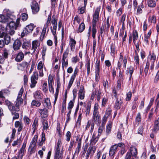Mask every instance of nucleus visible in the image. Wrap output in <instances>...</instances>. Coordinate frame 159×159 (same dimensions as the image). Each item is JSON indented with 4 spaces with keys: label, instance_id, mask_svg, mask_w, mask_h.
Listing matches in <instances>:
<instances>
[{
    "label": "nucleus",
    "instance_id": "f257e3e1",
    "mask_svg": "<svg viewBox=\"0 0 159 159\" xmlns=\"http://www.w3.org/2000/svg\"><path fill=\"white\" fill-rule=\"evenodd\" d=\"M98 106L95 104L94 107L92 121L94 123L99 124L101 123V116L98 111Z\"/></svg>",
    "mask_w": 159,
    "mask_h": 159
},
{
    "label": "nucleus",
    "instance_id": "f03ea898",
    "mask_svg": "<svg viewBox=\"0 0 159 159\" xmlns=\"http://www.w3.org/2000/svg\"><path fill=\"white\" fill-rule=\"evenodd\" d=\"M129 151L127 152L125 159H134L133 157H136L138 154L137 148L132 146L129 148Z\"/></svg>",
    "mask_w": 159,
    "mask_h": 159
},
{
    "label": "nucleus",
    "instance_id": "7ed1b4c3",
    "mask_svg": "<svg viewBox=\"0 0 159 159\" xmlns=\"http://www.w3.org/2000/svg\"><path fill=\"white\" fill-rule=\"evenodd\" d=\"M35 27L36 26L32 23H30V24L27 25L22 32L21 36L23 37L25 35H27L29 33L31 32Z\"/></svg>",
    "mask_w": 159,
    "mask_h": 159
},
{
    "label": "nucleus",
    "instance_id": "20e7f679",
    "mask_svg": "<svg viewBox=\"0 0 159 159\" xmlns=\"http://www.w3.org/2000/svg\"><path fill=\"white\" fill-rule=\"evenodd\" d=\"M57 19L56 18V15H53L52 17L51 23L53 25V27H51V29L52 32L53 34H56L57 29Z\"/></svg>",
    "mask_w": 159,
    "mask_h": 159
},
{
    "label": "nucleus",
    "instance_id": "39448f33",
    "mask_svg": "<svg viewBox=\"0 0 159 159\" xmlns=\"http://www.w3.org/2000/svg\"><path fill=\"white\" fill-rule=\"evenodd\" d=\"M100 10V7H98L96 8L93 15L92 25H96L97 22L99 21V17Z\"/></svg>",
    "mask_w": 159,
    "mask_h": 159
},
{
    "label": "nucleus",
    "instance_id": "423d86ee",
    "mask_svg": "<svg viewBox=\"0 0 159 159\" xmlns=\"http://www.w3.org/2000/svg\"><path fill=\"white\" fill-rule=\"evenodd\" d=\"M100 10V7H98L96 8L93 15L92 25H96L97 22L99 21V17Z\"/></svg>",
    "mask_w": 159,
    "mask_h": 159
},
{
    "label": "nucleus",
    "instance_id": "0eeeda50",
    "mask_svg": "<svg viewBox=\"0 0 159 159\" xmlns=\"http://www.w3.org/2000/svg\"><path fill=\"white\" fill-rule=\"evenodd\" d=\"M39 76L37 72H34L33 75H32L30 78L31 83L30 84V87L32 88H34L37 83V80L38 79Z\"/></svg>",
    "mask_w": 159,
    "mask_h": 159
},
{
    "label": "nucleus",
    "instance_id": "6e6552de",
    "mask_svg": "<svg viewBox=\"0 0 159 159\" xmlns=\"http://www.w3.org/2000/svg\"><path fill=\"white\" fill-rule=\"evenodd\" d=\"M24 92V89L21 87L18 93L17 97L16 102V106L17 107H19L23 102V100L22 98L21 97Z\"/></svg>",
    "mask_w": 159,
    "mask_h": 159
},
{
    "label": "nucleus",
    "instance_id": "1a4fd4ad",
    "mask_svg": "<svg viewBox=\"0 0 159 159\" xmlns=\"http://www.w3.org/2000/svg\"><path fill=\"white\" fill-rule=\"evenodd\" d=\"M15 18V16L11 14H7L6 16L0 15V22L7 23L10 19H14Z\"/></svg>",
    "mask_w": 159,
    "mask_h": 159
},
{
    "label": "nucleus",
    "instance_id": "9d476101",
    "mask_svg": "<svg viewBox=\"0 0 159 159\" xmlns=\"http://www.w3.org/2000/svg\"><path fill=\"white\" fill-rule=\"evenodd\" d=\"M40 43L37 40L33 41L32 43V47L30 49L31 54L34 53L37 48L40 46Z\"/></svg>",
    "mask_w": 159,
    "mask_h": 159
},
{
    "label": "nucleus",
    "instance_id": "9b49d317",
    "mask_svg": "<svg viewBox=\"0 0 159 159\" xmlns=\"http://www.w3.org/2000/svg\"><path fill=\"white\" fill-rule=\"evenodd\" d=\"M100 61L97 60L95 64V80L97 82L99 81L100 78Z\"/></svg>",
    "mask_w": 159,
    "mask_h": 159
},
{
    "label": "nucleus",
    "instance_id": "f8f14e48",
    "mask_svg": "<svg viewBox=\"0 0 159 159\" xmlns=\"http://www.w3.org/2000/svg\"><path fill=\"white\" fill-rule=\"evenodd\" d=\"M26 146V143L24 142L22 147L18 152L17 157H13L12 159H22Z\"/></svg>",
    "mask_w": 159,
    "mask_h": 159
},
{
    "label": "nucleus",
    "instance_id": "ddd939ff",
    "mask_svg": "<svg viewBox=\"0 0 159 159\" xmlns=\"http://www.w3.org/2000/svg\"><path fill=\"white\" fill-rule=\"evenodd\" d=\"M31 7L32 13L33 14H36L39 12V7L38 3L36 1H34L32 2Z\"/></svg>",
    "mask_w": 159,
    "mask_h": 159
},
{
    "label": "nucleus",
    "instance_id": "4468645a",
    "mask_svg": "<svg viewBox=\"0 0 159 159\" xmlns=\"http://www.w3.org/2000/svg\"><path fill=\"white\" fill-rule=\"evenodd\" d=\"M38 138V135L37 134H35L33 137L30 143V148H31V149H33L36 147V143Z\"/></svg>",
    "mask_w": 159,
    "mask_h": 159
},
{
    "label": "nucleus",
    "instance_id": "2eb2a0df",
    "mask_svg": "<svg viewBox=\"0 0 159 159\" xmlns=\"http://www.w3.org/2000/svg\"><path fill=\"white\" fill-rule=\"evenodd\" d=\"M85 91L84 89V87L83 85H81L80 89L78 93V98L81 100L84 99L85 97Z\"/></svg>",
    "mask_w": 159,
    "mask_h": 159
},
{
    "label": "nucleus",
    "instance_id": "dca6fc26",
    "mask_svg": "<svg viewBox=\"0 0 159 159\" xmlns=\"http://www.w3.org/2000/svg\"><path fill=\"white\" fill-rule=\"evenodd\" d=\"M44 65V63L41 61H40L37 65V69L39 70V76L41 77H42L44 75L43 71Z\"/></svg>",
    "mask_w": 159,
    "mask_h": 159
},
{
    "label": "nucleus",
    "instance_id": "f3484780",
    "mask_svg": "<svg viewBox=\"0 0 159 159\" xmlns=\"http://www.w3.org/2000/svg\"><path fill=\"white\" fill-rule=\"evenodd\" d=\"M110 26V24L109 21V19L107 20V24L104 25H102L100 28V34L101 37H102V34L105 31H107Z\"/></svg>",
    "mask_w": 159,
    "mask_h": 159
},
{
    "label": "nucleus",
    "instance_id": "a211bd4d",
    "mask_svg": "<svg viewBox=\"0 0 159 159\" xmlns=\"http://www.w3.org/2000/svg\"><path fill=\"white\" fill-rule=\"evenodd\" d=\"M29 65V63L26 61H23L20 63L17 64V68L18 70L23 71L28 67Z\"/></svg>",
    "mask_w": 159,
    "mask_h": 159
},
{
    "label": "nucleus",
    "instance_id": "6ab92c4d",
    "mask_svg": "<svg viewBox=\"0 0 159 159\" xmlns=\"http://www.w3.org/2000/svg\"><path fill=\"white\" fill-rule=\"evenodd\" d=\"M38 112L40 114V116L42 118H45L48 116V111L46 108H39L38 110Z\"/></svg>",
    "mask_w": 159,
    "mask_h": 159
},
{
    "label": "nucleus",
    "instance_id": "aec40b11",
    "mask_svg": "<svg viewBox=\"0 0 159 159\" xmlns=\"http://www.w3.org/2000/svg\"><path fill=\"white\" fill-rule=\"evenodd\" d=\"M156 59V56L155 54L153 53L150 52L148 57V60L147 62H148L150 64V63H154Z\"/></svg>",
    "mask_w": 159,
    "mask_h": 159
},
{
    "label": "nucleus",
    "instance_id": "412c9836",
    "mask_svg": "<svg viewBox=\"0 0 159 159\" xmlns=\"http://www.w3.org/2000/svg\"><path fill=\"white\" fill-rule=\"evenodd\" d=\"M117 146L116 144L111 146L109 150V155L110 157H114V155L117 151Z\"/></svg>",
    "mask_w": 159,
    "mask_h": 159
},
{
    "label": "nucleus",
    "instance_id": "4be33fe9",
    "mask_svg": "<svg viewBox=\"0 0 159 159\" xmlns=\"http://www.w3.org/2000/svg\"><path fill=\"white\" fill-rule=\"evenodd\" d=\"M24 57V55L22 52L18 53L15 58V60L17 62H20L23 60Z\"/></svg>",
    "mask_w": 159,
    "mask_h": 159
},
{
    "label": "nucleus",
    "instance_id": "5701e85b",
    "mask_svg": "<svg viewBox=\"0 0 159 159\" xmlns=\"http://www.w3.org/2000/svg\"><path fill=\"white\" fill-rule=\"evenodd\" d=\"M152 130L155 133L159 131V118L155 120Z\"/></svg>",
    "mask_w": 159,
    "mask_h": 159
},
{
    "label": "nucleus",
    "instance_id": "b1692460",
    "mask_svg": "<svg viewBox=\"0 0 159 159\" xmlns=\"http://www.w3.org/2000/svg\"><path fill=\"white\" fill-rule=\"evenodd\" d=\"M21 43L18 39L16 40L14 42L13 47L15 50H17L20 49L21 46Z\"/></svg>",
    "mask_w": 159,
    "mask_h": 159
},
{
    "label": "nucleus",
    "instance_id": "393cba45",
    "mask_svg": "<svg viewBox=\"0 0 159 159\" xmlns=\"http://www.w3.org/2000/svg\"><path fill=\"white\" fill-rule=\"evenodd\" d=\"M34 97L36 99H42L43 95L41 91L40 90H37L33 93Z\"/></svg>",
    "mask_w": 159,
    "mask_h": 159
},
{
    "label": "nucleus",
    "instance_id": "a878e982",
    "mask_svg": "<svg viewBox=\"0 0 159 159\" xmlns=\"http://www.w3.org/2000/svg\"><path fill=\"white\" fill-rule=\"evenodd\" d=\"M15 126L16 128H18V132L21 131L23 127L22 123L19 121H17L15 122Z\"/></svg>",
    "mask_w": 159,
    "mask_h": 159
},
{
    "label": "nucleus",
    "instance_id": "bb28decb",
    "mask_svg": "<svg viewBox=\"0 0 159 159\" xmlns=\"http://www.w3.org/2000/svg\"><path fill=\"white\" fill-rule=\"evenodd\" d=\"M76 42L73 39L70 38L69 45L70 48L71 50L73 51L75 49V45Z\"/></svg>",
    "mask_w": 159,
    "mask_h": 159
},
{
    "label": "nucleus",
    "instance_id": "cd10ccee",
    "mask_svg": "<svg viewBox=\"0 0 159 159\" xmlns=\"http://www.w3.org/2000/svg\"><path fill=\"white\" fill-rule=\"evenodd\" d=\"M46 140L45 135L44 133L43 132L41 134V139L40 140L39 139L37 142V145L39 146H42L44 142Z\"/></svg>",
    "mask_w": 159,
    "mask_h": 159
},
{
    "label": "nucleus",
    "instance_id": "c85d7f7f",
    "mask_svg": "<svg viewBox=\"0 0 159 159\" xmlns=\"http://www.w3.org/2000/svg\"><path fill=\"white\" fill-rule=\"evenodd\" d=\"M123 101L120 99H117L115 104V108L117 109H119L120 108Z\"/></svg>",
    "mask_w": 159,
    "mask_h": 159
},
{
    "label": "nucleus",
    "instance_id": "c756f323",
    "mask_svg": "<svg viewBox=\"0 0 159 159\" xmlns=\"http://www.w3.org/2000/svg\"><path fill=\"white\" fill-rule=\"evenodd\" d=\"M15 18L14 19H10L8 20V22L7 23V25H9V29H15L16 28V25L15 23L12 21L13 20L15 19Z\"/></svg>",
    "mask_w": 159,
    "mask_h": 159
},
{
    "label": "nucleus",
    "instance_id": "7c9ffc66",
    "mask_svg": "<svg viewBox=\"0 0 159 159\" xmlns=\"http://www.w3.org/2000/svg\"><path fill=\"white\" fill-rule=\"evenodd\" d=\"M43 106L44 107L48 108V109L51 107V104L49 98H47L45 99Z\"/></svg>",
    "mask_w": 159,
    "mask_h": 159
},
{
    "label": "nucleus",
    "instance_id": "2f4dec72",
    "mask_svg": "<svg viewBox=\"0 0 159 159\" xmlns=\"http://www.w3.org/2000/svg\"><path fill=\"white\" fill-rule=\"evenodd\" d=\"M151 34V32L150 30L148 33L147 34H145L144 36V42L147 44H148L149 42V39L150 38Z\"/></svg>",
    "mask_w": 159,
    "mask_h": 159
},
{
    "label": "nucleus",
    "instance_id": "473e14b6",
    "mask_svg": "<svg viewBox=\"0 0 159 159\" xmlns=\"http://www.w3.org/2000/svg\"><path fill=\"white\" fill-rule=\"evenodd\" d=\"M85 25L83 22H82L80 24L78 30H76V32L77 33L82 32L85 29Z\"/></svg>",
    "mask_w": 159,
    "mask_h": 159
},
{
    "label": "nucleus",
    "instance_id": "72a5a7b5",
    "mask_svg": "<svg viewBox=\"0 0 159 159\" xmlns=\"http://www.w3.org/2000/svg\"><path fill=\"white\" fill-rule=\"evenodd\" d=\"M60 150H56L55 154V159H62V154L60 152Z\"/></svg>",
    "mask_w": 159,
    "mask_h": 159
},
{
    "label": "nucleus",
    "instance_id": "f704fd0d",
    "mask_svg": "<svg viewBox=\"0 0 159 159\" xmlns=\"http://www.w3.org/2000/svg\"><path fill=\"white\" fill-rule=\"evenodd\" d=\"M69 52V49L68 48H67L66 49L65 51L64 52L63 54L61 61H66V60H68L67 59H66V58L68 56Z\"/></svg>",
    "mask_w": 159,
    "mask_h": 159
},
{
    "label": "nucleus",
    "instance_id": "c9c22d12",
    "mask_svg": "<svg viewBox=\"0 0 159 159\" xmlns=\"http://www.w3.org/2000/svg\"><path fill=\"white\" fill-rule=\"evenodd\" d=\"M4 36V42L5 44L8 45L11 41V37H10L7 34H6L5 33Z\"/></svg>",
    "mask_w": 159,
    "mask_h": 159
},
{
    "label": "nucleus",
    "instance_id": "e433bc0d",
    "mask_svg": "<svg viewBox=\"0 0 159 159\" xmlns=\"http://www.w3.org/2000/svg\"><path fill=\"white\" fill-rule=\"evenodd\" d=\"M80 19L78 16H75L73 20V24L74 26L77 27L78 25L80 23Z\"/></svg>",
    "mask_w": 159,
    "mask_h": 159
},
{
    "label": "nucleus",
    "instance_id": "4c0bfd02",
    "mask_svg": "<svg viewBox=\"0 0 159 159\" xmlns=\"http://www.w3.org/2000/svg\"><path fill=\"white\" fill-rule=\"evenodd\" d=\"M38 119L37 118H35L34 119L32 125V129H37L38 126Z\"/></svg>",
    "mask_w": 159,
    "mask_h": 159
},
{
    "label": "nucleus",
    "instance_id": "58836bf2",
    "mask_svg": "<svg viewBox=\"0 0 159 159\" xmlns=\"http://www.w3.org/2000/svg\"><path fill=\"white\" fill-rule=\"evenodd\" d=\"M147 3L148 6L151 7H155L156 6V2L153 0H148Z\"/></svg>",
    "mask_w": 159,
    "mask_h": 159
},
{
    "label": "nucleus",
    "instance_id": "ea45409f",
    "mask_svg": "<svg viewBox=\"0 0 159 159\" xmlns=\"http://www.w3.org/2000/svg\"><path fill=\"white\" fill-rule=\"evenodd\" d=\"M30 45V41L26 40H24L22 44V47L23 48L27 49L28 47Z\"/></svg>",
    "mask_w": 159,
    "mask_h": 159
},
{
    "label": "nucleus",
    "instance_id": "a19ab883",
    "mask_svg": "<svg viewBox=\"0 0 159 159\" xmlns=\"http://www.w3.org/2000/svg\"><path fill=\"white\" fill-rule=\"evenodd\" d=\"M41 105V103L40 102L35 100H33L31 103V106H32L39 107Z\"/></svg>",
    "mask_w": 159,
    "mask_h": 159
},
{
    "label": "nucleus",
    "instance_id": "79ce46f5",
    "mask_svg": "<svg viewBox=\"0 0 159 159\" xmlns=\"http://www.w3.org/2000/svg\"><path fill=\"white\" fill-rule=\"evenodd\" d=\"M138 38V35L137 32L136 31L133 32V40L134 43H136V41L137 40Z\"/></svg>",
    "mask_w": 159,
    "mask_h": 159
},
{
    "label": "nucleus",
    "instance_id": "37998d69",
    "mask_svg": "<svg viewBox=\"0 0 159 159\" xmlns=\"http://www.w3.org/2000/svg\"><path fill=\"white\" fill-rule=\"evenodd\" d=\"M111 54L112 56H114L116 53L115 46V45L112 43L111 45Z\"/></svg>",
    "mask_w": 159,
    "mask_h": 159
},
{
    "label": "nucleus",
    "instance_id": "c03bdc74",
    "mask_svg": "<svg viewBox=\"0 0 159 159\" xmlns=\"http://www.w3.org/2000/svg\"><path fill=\"white\" fill-rule=\"evenodd\" d=\"M96 25H92V36L93 39H95V34L97 32L96 26Z\"/></svg>",
    "mask_w": 159,
    "mask_h": 159
},
{
    "label": "nucleus",
    "instance_id": "a18cd8bd",
    "mask_svg": "<svg viewBox=\"0 0 159 159\" xmlns=\"http://www.w3.org/2000/svg\"><path fill=\"white\" fill-rule=\"evenodd\" d=\"M28 17V16L27 12L23 13L21 15L20 18L23 21L27 20Z\"/></svg>",
    "mask_w": 159,
    "mask_h": 159
},
{
    "label": "nucleus",
    "instance_id": "49530a36",
    "mask_svg": "<svg viewBox=\"0 0 159 159\" xmlns=\"http://www.w3.org/2000/svg\"><path fill=\"white\" fill-rule=\"evenodd\" d=\"M126 73H128L129 72L130 75V78L131 77L132 74L134 72V68L132 66H130L129 67L127 68L126 70Z\"/></svg>",
    "mask_w": 159,
    "mask_h": 159
},
{
    "label": "nucleus",
    "instance_id": "de8ad7c7",
    "mask_svg": "<svg viewBox=\"0 0 159 159\" xmlns=\"http://www.w3.org/2000/svg\"><path fill=\"white\" fill-rule=\"evenodd\" d=\"M112 126V123L111 122H109L108 123V125H107L106 127V132L107 134H109L111 132Z\"/></svg>",
    "mask_w": 159,
    "mask_h": 159
},
{
    "label": "nucleus",
    "instance_id": "09e8293b",
    "mask_svg": "<svg viewBox=\"0 0 159 159\" xmlns=\"http://www.w3.org/2000/svg\"><path fill=\"white\" fill-rule=\"evenodd\" d=\"M95 148L93 147H90L87 151V153H89L90 156H92L95 152Z\"/></svg>",
    "mask_w": 159,
    "mask_h": 159
},
{
    "label": "nucleus",
    "instance_id": "8fccbe9b",
    "mask_svg": "<svg viewBox=\"0 0 159 159\" xmlns=\"http://www.w3.org/2000/svg\"><path fill=\"white\" fill-rule=\"evenodd\" d=\"M135 62L136 66H139V57L138 55V53L135 51V55L134 57Z\"/></svg>",
    "mask_w": 159,
    "mask_h": 159
},
{
    "label": "nucleus",
    "instance_id": "3c124183",
    "mask_svg": "<svg viewBox=\"0 0 159 159\" xmlns=\"http://www.w3.org/2000/svg\"><path fill=\"white\" fill-rule=\"evenodd\" d=\"M76 138L75 143L78 144L81 143L82 137H80V135H77L74 136Z\"/></svg>",
    "mask_w": 159,
    "mask_h": 159
},
{
    "label": "nucleus",
    "instance_id": "603ef678",
    "mask_svg": "<svg viewBox=\"0 0 159 159\" xmlns=\"http://www.w3.org/2000/svg\"><path fill=\"white\" fill-rule=\"evenodd\" d=\"M149 21L151 23H155L156 22V16H150L149 18Z\"/></svg>",
    "mask_w": 159,
    "mask_h": 159
},
{
    "label": "nucleus",
    "instance_id": "864d4df0",
    "mask_svg": "<svg viewBox=\"0 0 159 159\" xmlns=\"http://www.w3.org/2000/svg\"><path fill=\"white\" fill-rule=\"evenodd\" d=\"M75 143V141L74 140H71L70 143L69 147L68 148V150L70 152L72 148L73 147Z\"/></svg>",
    "mask_w": 159,
    "mask_h": 159
},
{
    "label": "nucleus",
    "instance_id": "5fc2aeb1",
    "mask_svg": "<svg viewBox=\"0 0 159 159\" xmlns=\"http://www.w3.org/2000/svg\"><path fill=\"white\" fill-rule=\"evenodd\" d=\"M74 101L71 100L68 103V105L67 107L68 110H71L74 106Z\"/></svg>",
    "mask_w": 159,
    "mask_h": 159
},
{
    "label": "nucleus",
    "instance_id": "6e6d98bb",
    "mask_svg": "<svg viewBox=\"0 0 159 159\" xmlns=\"http://www.w3.org/2000/svg\"><path fill=\"white\" fill-rule=\"evenodd\" d=\"M98 138L97 137H96L94 134H93L92 136V137L91 139V141L93 143L95 144L98 141Z\"/></svg>",
    "mask_w": 159,
    "mask_h": 159
},
{
    "label": "nucleus",
    "instance_id": "4d7b16f0",
    "mask_svg": "<svg viewBox=\"0 0 159 159\" xmlns=\"http://www.w3.org/2000/svg\"><path fill=\"white\" fill-rule=\"evenodd\" d=\"M132 93L131 92H128L126 94V98H125L126 101H129L130 100L132 97Z\"/></svg>",
    "mask_w": 159,
    "mask_h": 159
},
{
    "label": "nucleus",
    "instance_id": "13d9d810",
    "mask_svg": "<svg viewBox=\"0 0 159 159\" xmlns=\"http://www.w3.org/2000/svg\"><path fill=\"white\" fill-rule=\"evenodd\" d=\"M47 49V47H46L44 46L43 47V49L42 50V57L43 60H44V59Z\"/></svg>",
    "mask_w": 159,
    "mask_h": 159
},
{
    "label": "nucleus",
    "instance_id": "bf43d9fd",
    "mask_svg": "<svg viewBox=\"0 0 159 159\" xmlns=\"http://www.w3.org/2000/svg\"><path fill=\"white\" fill-rule=\"evenodd\" d=\"M51 15H49L48 17L47 20V21L46 24L44 25V26L48 28L49 25L50 23L51 20Z\"/></svg>",
    "mask_w": 159,
    "mask_h": 159
},
{
    "label": "nucleus",
    "instance_id": "052dcab7",
    "mask_svg": "<svg viewBox=\"0 0 159 159\" xmlns=\"http://www.w3.org/2000/svg\"><path fill=\"white\" fill-rule=\"evenodd\" d=\"M150 64V63H148V62H146V65L144 70V72L145 73V75H147L148 74Z\"/></svg>",
    "mask_w": 159,
    "mask_h": 159
},
{
    "label": "nucleus",
    "instance_id": "680f3d73",
    "mask_svg": "<svg viewBox=\"0 0 159 159\" xmlns=\"http://www.w3.org/2000/svg\"><path fill=\"white\" fill-rule=\"evenodd\" d=\"M43 128L44 130H47L48 128V124L47 121L44 120L43 122Z\"/></svg>",
    "mask_w": 159,
    "mask_h": 159
},
{
    "label": "nucleus",
    "instance_id": "e2e57ef3",
    "mask_svg": "<svg viewBox=\"0 0 159 159\" xmlns=\"http://www.w3.org/2000/svg\"><path fill=\"white\" fill-rule=\"evenodd\" d=\"M141 117L140 113H139L136 117V121L139 123L141 121Z\"/></svg>",
    "mask_w": 159,
    "mask_h": 159
},
{
    "label": "nucleus",
    "instance_id": "0e129e2a",
    "mask_svg": "<svg viewBox=\"0 0 159 159\" xmlns=\"http://www.w3.org/2000/svg\"><path fill=\"white\" fill-rule=\"evenodd\" d=\"M71 136V133L69 131H67L66 135V141L68 142H69L70 141V139Z\"/></svg>",
    "mask_w": 159,
    "mask_h": 159
},
{
    "label": "nucleus",
    "instance_id": "69168bd1",
    "mask_svg": "<svg viewBox=\"0 0 159 159\" xmlns=\"http://www.w3.org/2000/svg\"><path fill=\"white\" fill-rule=\"evenodd\" d=\"M127 62V59L126 56H125L124 57L123 60L122 61V63L123 64V68L124 69H125L126 67V65Z\"/></svg>",
    "mask_w": 159,
    "mask_h": 159
},
{
    "label": "nucleus",
    "instance_id": "338daca9",
    "mask_svg": "<svg viewBox=\"0 0 159 159\" xmlns=\"http://www.w3.org/2000/svg\"><path fill=\"white\" fill-rule=\"evenodd\" d=\"M91 108V105L90 104H88L85 111L86 116H87L89 115L90 112Z\"/></svg>",
    "mask_w": 159,
    "mask_h": 159
},
{
    "label": "nucleus",
    "instance_id": "774afa93",
    "mask_svg": "<svg viewBox=\"0 0 159 159\" xmlns=\"http://www.w3.org/2000/svg\"><path fill=\"white\" fill-rule=\"evenodd\" d=\"M24 121L25 124L29 125L30 123V119L27 116H25L24 117Z\"/></svg>",
    "mask_w": 159,
    "mask_h": 159
}]
</instances>
